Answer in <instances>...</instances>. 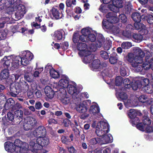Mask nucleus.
<instances>
[{"label":"nucleus","instance_id":"f257e3e1","mask_svg":"<svg viewBox=\"0 0 153 153\" xmlns=\"http://www.w3.org/2000/svg\"><path fill=\"white\" fill-rule=\"evenodd\" d=\"M77 48L79 51L78 53L79 55L81 57H84L82 61L84 63H90L93 60L94 56L88 50L87 45L86 43L78 42Z\"/></svg>","mask_w":153,"mask_h":153},{"label":"nucleus","instance_id":"f03ea898","mask_svg":"<svg viewBox=\"0 0 153 153\" xmlns=\"http://www.w3.org/2000/svg\"><path fill=\"white\" fill-rule=\"evenodd\" d=\"M1 60L4 62V65L5 67L10 66L12 70L17 68L19 65H22L23 63L22 59L19 56H5Z\"/></svg>","mask_w":153,"mask_h":153},{"label":"nucleus","instance_id":"7ed1b4c3","mask_svg":"<svg viewBox=\"0 0 153 153\" xmlns=\"http://www.w3.org/2000/svg\"><path fill=\"white\" fill-rule=\"evenodd\" d=\"M14 2H16V3L15 6L13 3L11 4L8 2L7 4L10 5V6H8L9 7L13 8V9L11 10V11L16 10V11L15 13V16L16 19H18L23 17L25 13L26 12L25 7L22 4H19L18 5L17 2L16 1H14Z\"/></svg>","mask_w":153,"mask_h":153},{"label":"nucleus","instance_id":"20e7f679","mask_svg":"<svg viewBox=\"0 0 153 153\" xmlns=\"http://www.w3.org/2000/svg\"><path fill=\"white\" fill-rule=\"evenodd\" d=\"M76 108L78 112L82 113L79 116L81 119L85 120L89 116V112L87 111L88 107L83 102L77 105Z\"/></svg>","mask_w":153,"mask_h":153},{"label":"nucleus","instance_id":"39448f33","mask_svg":"<svg viewBox=\"0 0 153 153\" xmlns=\"http://www.w3.org/2000/svg\"><path fill=\"white\" fill-rule=\"evenodd\" d=\"M110 128L108 123L103 122L101 124L100 128H97L95 132L97 136L102 137L109 132Z\"/></svg>","mask_w":153,"mask_h":153},{"label":"nucleus","instance_id":"423d86ee","mask_svg":"<svg viewBox=\"0 0 153 153\" xmlns=\"http://www.w3.org/2000/svg\"><path fill=\"white\" fill-rule=\"evenodd\" d=\"M69 79L68 77V92L71 95L72 98L75 101L79 102L81 99L78 95L79 92L76 87L73 85L69 84Z\"/></svg>","mask_w":153,"mask_h":153},{"label":"nucleus","instance_id":"0eeeda50","mask_svg":"<svg viewBox=\"0 0 153 153\" xmlns=\"http://www.w3.org/2000/svg\"><path fill=\"white\" fill-rule=\"evenodd\" d=\"M37 123V120L35 117H28L25 120L24 125L25 130H27L34 127Z\"/></svg>","mask_w":153,"mask_h":153},{"label":"nucleus","instance_id":"6e6552de","mask_svg":"<svg viewBox=\"0 0 153 153\" xmlns=\"http://www.w3.org/2000/svg\"><path fill=\"white\" fill-rule=\"evenodd\" d=\"M22 61L23 62L22 65L26 66L29 64L30 61L32 59L33 55L30 51H27L22 52Z\"/></svg>","mask_w":153,"mask_h":153},{"label":"nucleus","instance_id":"1a4fd4ad","mask_svg":"<svg viewBox=\"0 0 153 153\" xmlns=\"http://www.w3.org/2000/svg\"><path fill=\"white\" fill-rule=\"evenodd\" d=\"M31 134L37 138L44 137L46 134V130L44 127L40 126L31 133Z\"/></svg>","mask_w":153,"mask_h":153},{"label":"nucleus","instance_id":"9d476101","mask_svg":"<svg viewBox=\"0 0 153 153\" xmlns=\"http://www.w3.org/2000/svg\"><path fill=\"white\" fill-rule=\"evenodd\" d=\"M113 5L109 6L110 10L116 13L119 11V8H122L123 6V1L122 0H113Z\"/></svg>","mask_w":153,"mask_h":153},{"label":"nucleus","instance_id":"9b49d317","mask_svg":"<svg viewBox=\"0 0 153 153\" xmlns=\"http://www.w3.org/2000/svg\"><path fill=\"white\" fill-rule=\"evenodd\" d=\"M65 32L62 30L55 31L53 36L54 39L57 42L64 40L65 39Z\"/></svg>","mask_w":153,"mask_h":153},{"label":"nucleus","instance_id":"f8f14e48","mask_svg":"<svg viewBox=\"0 0 153 153\" xmlns=\"http://www.w3.org/2000/svg\"><path fill=\"white\" fill-rule=\"evenodd\" d=\"M21 142L20 140L17 139L14 142V144L10 142H7L4 143V148L5 150L8 152H12V151L14 150L16 147H17L16 145H18V143Z\"/></svg>","mask_w":153,"mask_h":153},{"label":"nucleus","instance_id":"ddd939ff","mask_svg":"<svg viewBox=\"0 0 153 153\" xmlns=\"http://www.w3.org/2000/svg\"><path fill=\"white\" fill-rule=\"evenodd\" d=\"M96 41L95 44H93V46H94V49L96 50L97 48H100L102 46L103 43L105 41V38L102 34L100 33L97 34Z\"/></svg>","mask_w":153,"mask_h":153},{"label":"nucleus","instance_id":"4468645a","mask_svg":"<svg viewBox=\"0 0 153 153\" xmlns=\"http://www.w3.org/2000/svg\"><path fill=\"white\" fill-rule=\"evenodd\" d=\"M143 62V60H140L139 61H136L135 63L131 64V66L135 68V71L137 72H140L142 71L143 69L145 70L147 66L145 65H143V63L142 64Z\"/></svg>","mask_w":153,"mask_h":153},{"label":"nucleus","instance_id":"2eb2a0df","mask_svg":"<svg viewBox=\"0 0 153 153\" xmlns=\"http://www.w3.org/2000/svg\"><path fill=\"white\" fill-rule=\"evenodd\" d=\"M19 143H18V145H16V150H19V152L21 153H25V151L29 148L28 145L26 143H22L21 141Z\"/></svg>","mask_w":153,"mask_h":153},{"label":"nucleus","instance_id":"dca6fc26","mask_svg":"<svg viewBox=\"0 0 153 153\" xmlns=\"http://www.w3.org/2000/svg\"><path fill=\"white\" fill-rule=\"evenodd\" d=\"M19 83H16L15 86L10 88V94L12 97H15L20 92L21 88L19 86Z\"/></svg>","mask_w":153,"mask_h":153},{"label":"nucleus","instance_id":"f3484780","mask_svg":"<svg viewBox=\"0 0 153 153\" xmlns=\"http://www.w3.org/2000/svg\"><path fill=\"white\" fill-rule=\"evenodd\" d=\"M4 62L3 63V66L4 69L2 70L0 74L1 77L2 79H5L7 78L9 76V70L11 68L10 66H9L8 67H5L4 65Z\"/></svg>","mask_w":153,"mask_h":153},{"label":"nucleus","instance_id":"a211bd4d","mask_svg":"<svg viewBox=\"0 0 153 153\" xmlns=\"http://www.w3.org/2000/svg\"><path fill=\"white\" fill-rule=\"evenodd\" d=\"M30 149L33 152L36 153L37 150L40 149V146L36 142V140H33L30 141L29 143Z\"/></svg>","mask_w":153,"mask_h":153},{"label":"nucleus","instance_id":"6ab92c4d","mask_svg":"<svg viewBox=\"0 0 153 153\" xmlns=\"http://www.w3.org/2000/svg\"><path fill=\"white\" fill-rule=\"evenodd\" d=\"M36 142L40 146V149H41L42 147L46 146L49 143L48 139L46 137H43L37 138L36 140Z\"/></svg>","mask_w":153,"mask_h":153},{"label":"nucleus","instance_id":"aec40b11","mask_svg":"<svg viewBox=\"0 0 153 153\" xmlns=\"http://www.w3.org/2000/svg\"><path fill=\"white\" fill-rule=\"evenodd\" d=\"M91 31L88 29L83 28L81 30V33L82 34L79 37V39L82 42L85 41L87 37L90 34Z\"/></svg>","mask_w":153,"mask_h":153},{"label":"nucleus","instance_id":"412c9836","mask_svg":"<svg viewBox=\"0 0 153 153\" xmlns=\"http://www.w3.org/2000/svg\"><path fill=\"white\" fill-rule=\"evenodd\" d=\"M44 91L45 95L48 98L51 99L53 97L54 93L50 86H46L44 89Z\"/></svg>","mask_w":153,"mask_h":153},{"label":"nucleus","instance_id":"4be33fe9","mask_svg":"<svg viewBox=\"0 0 153 153\" xmlns=\"http://www.w3.org/2000/svg\"><path fill=\"white\" fill-rule=\"evenodd\" d=\"M143 20L146 21L149 24L151 25L153 24V14L142 15Z\"/></svg>","mask_w":153,"mask_h":153},{"label":"nucleus","instance_id":"5701e85b","mask_svg":"<svg viewBox=\"0 0 153 153\" xmlns=\"http://www.w3.org/2000/svg\"><path fill=\"white\" fill-rule=\"evenodd\" d=\"M118 60L117 55L116 53L113 52L110 55L109 61L111 64L115 65L117 63Z\"/></svg>","mask_w":153,"mask_h":153},{"label":"nucleus","instance_id":"b1692460","mask_svg":"<svg viewBox=\"0 0 153 153\" xmlns=\"http://www.w3.org/2000/svg\"><path fill=\"white\" fill-rule=\"evenodd\" d=\"M132 40L136 42H140L143 39V37L139 33H134L132 35Z\"/></svg>","mask_w":153,"mask_h":153},{"label":"nucleus","instance_id":"393cba45","mask_svg":"<svg viewBox=\"0 0 153 153\" xmlns=\"http://www.w3.org/2000/svg\"><path fill=\"white\" fill-rule=\"evenodd\" d=\"M126 59L127 61L131 63V65L134 63H135L136 61H137V59H136V57L134 54L132 53H130L126 56Z\"/></svg>","mask_w":153,"mask_h":153},{"label":"nucleus","instance_id":"a878e982","mask_svg":"<svg viewBox=\"0 0 153 153\" xmlns=\"http://www.w3.org/2000/svg\"><path fill=\"white\" fill-rule=\"evenodd\" d=\"M141 90L144 92L148 94H151L153 92V85L150 83L145 87H143L141 88Z\"/></svg>","mask_w":153,"mask_h":153},{"label":"nucleus","instance_id":"bb28decb","mask_svg":"<svg viewBox=\"0 0 153 153\" xmlns=\"http://www.w3.org/2000/svg\"><path fill=\"white\" fill-rule=\"evenodd\" d=\"M131 18L135 22H140L141 19L143 20L142 15H141L139 13L137 12L132 13L131 15Z\"/></svg>","mask_w":153,"mask_h":153},{"label":"nucleus","instance_id":"cd10ccee","mask_svg":"<svg viewBox=\"0 0 153 153\" xmlns=\"http://www.w3.org/2000/svg\"><path fill=\"white\" fill-rule=\"evenodd\" d=\"M138 80L141 85V88L143 87H145L150 83L149 79L144 77H141L139 78Z\"/></svg>","mask_w":153,"mask_h":153},{"label":"nucleus","instance_id":"c85d7f7f","mask_svg":"<svg viewBox=\"0 0 153 153\" xmlns=\"http://www.w3.org/2000/svg\"><path fill=\"white\" fill-rule=\"evenodd\" d=\"M113 24L107 20H103L102 22V25L103 28H105L110 31L111 30Z\"/></svg>","mask_w":153,"mask_h":153},{"label":"nucleus","instance_id":"c756f323","mask_svg":"<svg viewBox=\"0 0 153 153\" xmlns=\"http://www.w3.org/2000/svg\"><path fill=\"white\" fill-rule=\"evenodd\" d=\"M153 62L152 56L149 53L146 55L145 57V62L143 63V65H145L147 66Z\"/></svg>","mask_w":153,"mask_h":153},{"label":"nucleus","instance_id":"7c9ffc66","mask_svg":"<svg viewBox=\"0 0 153 153\" xmlns=\"http://www.w3.org/2000/svg\"><path fill=\"white\" fill-rule=\"evenodd\" d=\"M100 111V109L99 106L96 105H92L89 110V112L91 114H93L94 115L99 113Z\"/></svg>","mask_w":153,"mask_h":153},{"label":"nucleus","instance_id":"2f4dec72","mask_svg":"<svg viewBox=\"0 0 153 153\" xmlns=\"http://www.w3.org/2000/svg\"><path fill=\"white\" fill-rule=\"evenodd\" d=\"M132 89L134 91L137 90L138 88L141 89V85L140 84L139 80H137L134 82H131V85Z\"/></svg>","mask_w":153,"mask_h":153},{"label":"nucleus","instance_id":"473e14b6","mask_svg":"<svg viewBox=\"0 0 153 153\" xmlns=\"http://www.w3.org/2000/svg\"><path fill=\"white\" fill-rule=\"evenodd\" d=\"M102 138L100 137H95L92 138L90 140L89 143L91 145H95L97 143L102 144Z\"/></svg>","mask_w":153,"mask_h":153},{"label":"nucleus","instance_id":"72a5a7b5","mask_svg":"<svg viewBox=\"0 0 153 153\" xmlns=\"http://www.w3.org/2000/svg\"><path fill=\"white\" fill-rule=\"evenodd\" d=\"M134 26L136 30H144L146 27L145 26L140 22H135L134 24Z\"/></svg>","mask_w":153,"mask_h":153},{"label":"nucleus","instance_id":"f704fd0d","mask_svg":"<svg viewBox=\"0 0 153 153\" xmlns=\"http://www.w3.org/2000/svg\"><path fill=\"white\" fill-rule=\"evenodd\" d=\"M121 24L113 25L110 31L115 33H118L120 32V27H121Z\"/></svg>","mask_w":153,"mask_h":153},{"label":"nucleus","instance_id":"c9c22d12","mask_svg":"<svg viewBox=\"0 0 153 153\" xmlns=\"http://www.w3.org/2000/svg\"><path fill=\"white\" fill-rule=\"evenodd\" d=\"M131 5L130 3H126L123 11L127 14H130L131 10Z\"/></svg>","mask_w":153,"mask_h":153},{"label":"nucleus","instance_id":"e433bc0d","mask_svg":"<svg viewBox=\"0 0 153 153\" xmlns=\"http://www.w3.org/2000/svg\"><path fill=\"white\" fill-rule=\"evenodd\" d=\"M96 36L94 33H91L89 34L87 37L86 39H85V41L84 42H87L88 41H90L92 42H93L96 41Z\"/></svg>","mask_w":153,"mask_h":153},{"label":"nucleus","instance_id":"4c0bfd02","mask_svg":"<svg viewBox=\"0 0 153 153\" xmlns=\"http://www.w3.org/2000/svg\"><path fill=\"white\" fill-rule=\"evenodd\" d=\"M137 114L136 111L134 109H130L128 113V115L131 120L137 117Z\"/></svg>","mask_w":153,"mask_h":153},{"label":"nucleus","instance_id":"58836bf2","mask_svg":"<svg viewBox=\"0 0 153 153\" xmlns=\"http://www.w3.org/2000/svg\"><path fill=\"white\" fill-rule=\"evenodd\" d=\"M52 13L54 17L56 19H58L61 17V14L57 9L53 7L52 9Z\"/></svg>","mask_w":153,"mask_h":153},{"label":"nucleus","instance_id":"ea45409f","mask_svg":"<svg viewBox=\"0 0 153 153\" xmlns=\"http://www.w3.org/2000/svg\"><path fill=\"white\" fill-rule=\"evenodd\" d=\"M59 85L61 86L62 88H63L65 91H66V89L67 88V80L65 79H62L60 80Z\"/></svg>","mask_w":153,"mask_h":153},{"label":"nucleus","instance_id":"a19ab883","mask_svg":"<svg viewBox=\"0 0 153 153\" xmlns=\"http://www.w3.org/2000/svg\"><path fill=\"white\" fill-rule=\"evenodd\" d=\"M92 67L95 69H97L100 68V62L98 59L94 60L92 63Z\"/></svg>","mask_w":153,"mask_h":153},{"label":"nucleus","instance_id":"79ce46f5","mask_svg":"<svg viewBox=\"0 0 153 153\" xmlns=\"http://www.w3.org/2000/svg\"><path fill=\"white\" fill-rule=\"evenodd\" d=\"M142 120L143 123L146 126L151 124V120L147 116H144L143 117Z\"/></svg>","mask_w":153,"mask_h":153},{"label":"nucleus","instance_id":"37998d69","mask_svg":"<svg viewBox=\"0 0 153 153\" xmlns=\"http://www.w3.org/2000/svg\"><path fill=\"white\" fill-rule=\"evenodd\" d=\"M139 101L143 103H148L149 101V100L146 95H142L140 96L138 98Z\"/></svg>","mask_w":153,"mask_h":153},{"label":"nucleus","instance_id":"c03bdc74","mask_svg":"<svg viewBox=\"0 0 153 153\" xmlns=\"http://www.w3.org/2000/svg\"><path fill=\"white\" fill-rule=\"evenodd\" d=\"M131 81L128 78H126L123 80V83L125 88L129 89L131 88Z\"/></svg>","mask_w":153,"mask_h":153},{"label":"nucleus","instance_id":"a18cd8bd","mask_svg":"<svg viewBox=\"0 0 153 153\" xmlns=\"http://www.w3.org/2000/svg\"><path fill=\"white\" fill-rule=\"evenodd\" d=\"M104 42L105 43L103 46L104 49L106 51L108 50L111 47V42L109 40H106Z\"/></svg>","mask_w":153,"mask_h":153},{"label":"nucleus","instance_id":"49530a36","mask_svg":"<svg viewBox=\"0 0 153 153\" xmlns=\"http://www.w3.org/2000/svg\"><path fill=\"white\" fill-rule=\"evenodd\" d=\"M123 79L120 76H118L116 77L115 80V84L117 86L121 85L123 83Z\"/></svg>","mask_w":153,"mask_h":153},{"label":"nucleus","instance_id":"de8ad7c7","mask_svg":"<svg viewBox=\"0 0 153 153\" xmlns=\"http://www.w3.org/2000/svg\"><path fill=\"white\" fill-rule=\"evenodd\" d=\"M50 74L51 76L53 78H57L59 77L58 72L55 71L54 69L50 70Z\"/></svg>","mask_w":153,"mask_h":153},{"label":"nucleus","instance_id":"09e8293b","mask_svg":"<svg viewBox=\"0 0 153 153\" xmlns=\"http://www.w3.org/2000/svg\"><path fill=\"white\" fill-rule=\"evenodd\" d=\"M15 114L16 116L19 120H22L23 112L21 110H17L15 111Z\"/></svg>","mask_w":153,"mask_h":153},{"label":"nucleus","instance_id":"8fccbe9b","mask_svg":"<svg viewBox=\"0 0 153 153\" xmlns=\"http://www.w3.org/2000/svg\"><path fill=\"white\" fill-rule=\"evenodd\" d=\"M104 139L106 143H111L113 141V137L110 134L105 135Z\"/></svg>","mask_w":153,"mask_h":153},{"label":"nucleus","instance_id":"3c124183","mask_svg":"<svg viewBox=\"0 0 153 153\" xmlns=\"http://www.w3.org/2000/svg\"><path fill=\"white\" fill-rule=\"evenodd\" d=\"M119 19H120L122 22L125 23L127 21V18L124 13H121L119 16Z\"/></svg>","mask_w":153,"mask_h":153},{"label":"nucleus","instance_id":"603ef678","mask_svg":"<svg viewBox=\"0 0 153 153\" xmlns=\"http://www.w3.org/2000/svg\"><path fill=\"white\" fill-rule=\"evenodd\" d=\"M135 126L138 129L141 131H145L146 126L143 123H139Z\"/></svg>","mask_w":153,"mask_h":153},{"label":"nucleus","instance_id":"864d4df0","mask_svg":"<svg viewBox=\"0 0 153 153\" xmlns=\"http://www.w3.org/2000/svg\"><path fill=\"white\" fill-rule=\"evenodd\" d=\"M101 57L104 59H107L109 58L108 53L105 51H101L100 52Z\"/></svg>","mask_w":153,"mask_h":153},{"label":"nucleus","instance_id":"5fc2aeb1","mask_svg":"<svg viewBox=\"0 0 153 153\" xmlns=\"http://www.w3.org/2000/svg\"><path fill=\"white\" fill-rule=\"evenodd\" d=\"M132 46L131 42H123L121 44V47L123 49H129Z\"/></svg>","mask_w":153,"mask_h":153},{"label":"nucleus","instance_id":"6e6d98bb","mask_svg":"<svg viewBox=\"0 0 153 153\" xmlns=\"http://www.w3.org/2000/svg\"><path fill=\"white\" fill-rule=\"evenodd\" d=\"M130 122L131 123L133 126H134L137 124L139 123L140 120L138 117H136L130 120Z\"/></svg>","mask_w":153,"mask_h":153},{"label":"nucleus","instance_id":"4d7b16f0","mask_svg":"<svg viewBox=\"0 0 153 153\" xmlns=\"http://www.w3.org/2000/svg\"><path fill=\"white\" fill-rule=\"evenodd\" d=\"M19 83V86L20 85L22 86V87H21V89L22 88V89H23L25 91H27L28 90L29 87V85L26 82L23 81Z\"/></svg>","mask_w":153,"mask_h":153},{"label":"nucleus","instance_id":"13d9d810","mask_svg":"<svg viewBox=\"0 0 153 153\" xmlns=\"http://www.w3.org/2000/svg\"><path fill=\"white\" fill-rule=\"evenodd\" d=\"M118 96L119 98L122 100H126L128 98L126 94L124 92L120 91L119 92Z\"/></svg>","mask_w":153,"mask_h":153},{"label":"nucleus","instance_id":"bf43d9fd","mask_svg":"<svg viewBox=\"0 0 153 153\" xmlns=\"http://www.w3.org/2000/svg\"><path fill=\"white\" fill-rule=\"evenodd\" d=\"M80 36L78 33H74L73 37V41L74 43H77L79 40H80L79 39Z\"/></svg>","mask_w":153,"mask_h":153},{"label":"nucleus","instance_id":"052dcab7","mask_svg":"<svg viewBox=\"0 0 153 153\" xmlns=\"http://www.w3.org/2000/svg\"><path fill=\"white\" fill-rule=\"evenodd\" d=\"M108 20L109 21V22H111L114 25H115L116 24H119L118 19L116 17H111L110 19H108Z\"/></svg>","mask_w":153,"mask_h":153},{"label":"nucleus","instance_id":"680f3d73","mask_svg":"<svg viewBox=\"0 0 153 153\" xmlns=\"http://www.w3.org/2000/svg\"><path fill=\"white\" fill-rule=\"evenodd\" d=\"M145 55V53L141 49L140 51V52L138 55H137V60L138 61H139L140 60H143V58L144 56Z\"/></svg>","mask_w":153,"mask_h":153},{"label":"nucleus","instance_id":"e2e57ef3","mask_svg":"<svg viewBox=\"0 0 153 153\" xmlns=\"http://www.w3.org/2000/svg\"><path fill=\"white\" fill-rule=\"evenodd\" d=\"M7 118L9 121L13 122L14 120V115L10 112H8L7 114Z\"/></svg>","mask_w":153,"mask_h":153},{"label":"nucleus","instance_id":"0e129e2a","mask_svg":"<svg viewBox=\"0 0 153 153\" xmlns=\"http://www.w3.org/2000/svg\"><path fill=\"white\" fill-rule=\"evenodd\" d=\"M123 35L124 36L128 38H130L132 37L131 32L130 31L125 30L123 32Z\"/></svg>","mask_w":153,"mask_h":153},{"label":"nucleus","instance_id":"69168bd1","mask_svg":"<svg viewBox=\"0 0 153 153\" xmlns=\"http://www.w3.org/2000/svg\"><path fill=\"white\" fill-rule=\"evenodd\" d=\"M120 74L122 76H125L127 75L126 71L124 67H120Z\"/></svg>","mask_w":153,"mask_h":153},{"label":"nucleus","instance_id":"338daca9","mask_svg":"<svg viewBox=\"0 0 153 153\" xmlns=\"http://www.w3.org/2000/svg\"><path fill=\"white\" fill-rule=\"evenodd\" d=\"M141 49L138 47L135 48L134 49V54L135 56L136 57V59L137 58V55H138Z\"/></svg>","mask_w":153,"mask_h":153},{"label":"nucleus","instance_id":"774afa93","mask_svg":"<svg viewBox=\"0 0 153 153\" xmlns=\"http://www.w3.org/2000/svg\"><path fill=\"white\" fill-rule=\"evenodd\" d=\"M6 36V32L4 30L0 31V40L4 39Z\"/></svg>","mask_w":153,"mask_h":153}]
</instances>
